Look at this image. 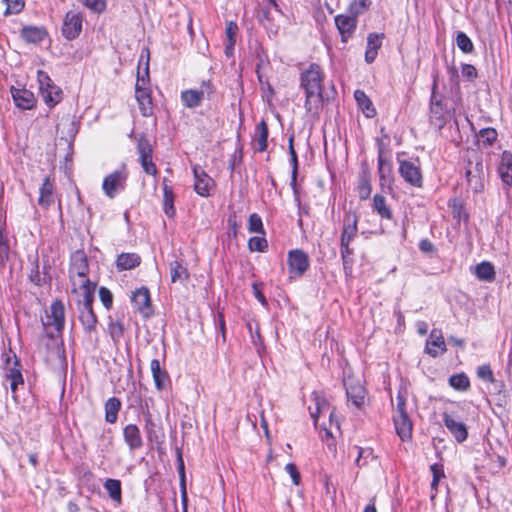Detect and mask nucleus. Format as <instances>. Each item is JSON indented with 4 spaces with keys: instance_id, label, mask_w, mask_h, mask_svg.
Segmentation results:
<instances>
[{
    "instance_id": "obj_8",
    "label": "nucleus",
    "mask_w": 512,
    "mask_h": 512,
    "mask_svg": "<svg viewBox=\"0 0 512 512\" xmlns=\"http://www.w3.org/2000/svg\"><path fill=\"white\" fill-rule=\"evenodd\" d=\"M127 173L125 171H114L107 175L102 183V189L109 198H114L118 192L125 189Z\"/></svg>"
},
{
    "instance_id": "obj_13",
    "label": "nucleus",
    "mask_w": 512,
    "mask_h": 512,
    "mask_svg": "<svg viewBox=\"0 0 512 512\" xmlns=\"http://www.w3.org/2000/svg\"><path fill=\"white\" fill-rule=\"evenodd\" d=\"M82 15L77 12L69 11L66 13L63 25L62 34L67 40L76 39L82 31Z\"/></svg>"
},
{
    "instance_id": "obj_25",
    "label": "nucleus",
    "mask_w": 512,
    "mask_h": 512,
    "mask_svg": "<svg viewBox=\"0 0 512 512\" xmlns=\"http://www.w3.org/2000/svg\"><path fill=\"white\" fill-rule=\"evenodd\" d=\"M446 351V345L440 330L433 329L426 342V352L436 357Z\"/></svg>"
},
{
    "instance_id": "obj_56",
    "label": "nucleus",
    "mask_w": 512,
    "mask_h": 512,
    "mask_svg": "<svg viewBox=\"0 0 512 512\" xmlns=\"http://www.w3.org/2000/svg\"><path fill=\"white\" fill-rule=\"evenodd\" d=\"M198 93L200 94L202 99L206 98L210 100L212 95L215 93V87L210 80L203 81L200 86V89L198 90Z\"/></svg>"
},
{
    "instance_id": "obj_27",
    "label": "nucleus",
    "mask_w": 512,
    "mask_h": 512,
    "mask_svg": "<svg viewBox=\"0 0 512 512\" xmlns=\"http://www.w3.org/2000/svg\"><path fill=\"white\" fill-rule=\"evenodd\" d=\"M150 369L157 390L162 391L166 389L170 382L168 372L161 368L158 359H152L150 363Z\"/></svg>"
},
{
    "instance_id": "obj_55",
    "label": "nucleus",
    "mask_w": 512,
    "mask_h": 512,
    "mask_svg": "<svg viewBox=\"0 0 512 512\" xmlns=\"http://www.w3.org/2000/svg\"><path fill=\"white\" fill-rule=\"evenodd\" d=\"M99 298L106 309H110L113 304V295L111 291L102 286L99 288Z\"/></svg>"
},
{
    "instance_id": "obj_49",
    "label": "nucleus",
    "mask_w": 512,
    "mask_h": 512,
    "mask_svg": "<svg viewBox=\"0 0 512 512\" xmlns=\"http://www.w3.org/2000/svg\"><path fill=\"white\" fill-rule=\"evenodd\" d=\"M143 60H144V54L142 53L140 56V59H139V64H138V73H137V80H136V84H135V91H137V89H139V90L150 89V78L144 77L141 74V65H142Z\"/></svg>"
},
{
    "instance_id": "obj_64",
    "label": "nucleus",
    "mask_w": 512,
    "mask_h": 512,
    "mask_svg": "<svg viewBox=\"0 0 512 512\" xmlns=\"http://www.w3.org/2000/svg\"><path fill=\"white\" fill-rule=\"evenodd\" d=\"M286 472L291 476L295 485L300 484L301 476L297 466L294 463H288L285 467Z\"/></svg>"
},
{
    "instance_id": "obj_44",
    "label": "nucleus",
    "mask_w": 512,
    "mask_h": 512,
    "mask_svg": "<svg viewBox=\"0 0 512 512\" xmlns=\"http://www.w3.org/2000/svg\"><path fill=\"white\" fill-rule=\"evenodd\" d=\"M456 45L463 53H471L474 50V45L468 35L459 31L456 35Z\"/></svg>"
},
{
    "instance_id": "obj_50",
    "label": "nucleus",
    "mask_w": 512,
    "mask_h": 512,
    "mask_svg": "<svg viewBox=\"0 0 512 512\" xmlns=\"http://www.w3.org/2000/svg\"><path fill=\"white\" fill-rule=\"evenodd\" d=\"M248 230L252 233L264 234L262 219L257 213H253L249 216Z\"/></svg>"
},
{
    "instance_id": "obj_7",
    "label": "nucleus",
    "mask_w": 512,
    "mask_h": 512,
    "mask_svg": "<svg viewBox=\"0 0 512 512\" xmlns=\"http://www.w3.org/2000/svg\"><path fill=\"white\" fill-rule=\"evenodd\" d=\"M137 151L139 154L140 164L145 173L155 176L158 170L152 160L153 148L150 141L145 136H140L138 138Z\"/></svg>"
},
{
    "instance_id": "obj_16",
    "label": "nucleus",
    "mask_w": 512,
    "mask_h": 512,
    "mask_svg": "<svg viewBox=\"0 0 512 512\" xmlns=\"http://www.w3.org/2000/svg\"><path fill=\"white\" fill-rule=\"evenodd\" d=\"M65 308L61 301H54L50 306V312L46 315L45 327H54L55 331L60 333L64 328Z\"/></svg>"
},
{
    "instance_id": "obj_41",
    "label": "nucleus",
    "mask_w": 512,
    "mask_h": 512,
    "mask_svg": "<svg viewBox=\"0 0 512 512\" xmlns=\"http://www.w3.org/2000/svg\"><path fill=\"white\" fill-rule=\"evenodd\" d=\"M290 274L301 276L309 267L308 258H288Z\"/></svg>"
},
{
    "instance_id": "obj_21",
    "label": "nucleus",
    "mask_w": 512,
    "mask_h": 512,
    "mask_svg": "<svg viewBox=\"0 0 512 512\" xmlns=\"http://www.w3.org/2000/svg\"><path fill=\"white\" fill-rule=\"evenodd\" d=\"M15 105L22 110H31L36 107L37 99L33 92L26 88H11Z\"/></svg>"
},
{
    "instance_id": "obj_10",
    "label": "nucleus",
    "mask_w": 512,
    "mask_h": 512,
    "mask_svg": "<svg viewBox=\"0 0 512 512\" xmlns=\"http://www.w3.org/2000/svg\"><path fill=\"white\" fill-rule=\"evenodd\" d=\"M314 401H315V409L310 410V415L314 419L315 425H317L318 417L323 413L329 414V428L324 427L327 435H332V427L335 426L336 429H339V422L335 420L334 411H330L329 403L317 393H313Z\"/></svg>"
},
{
    "instance_id": "obj_58",
    "label": "nucleus",
    "mask_w": 512,
    "mask_h": 512,
    "mask_svg": "<svg viewBox=\"0 0 512 512\" xmlns=\"http://www.w3.org/2000/svg\"><path fill=\"white\" fill-rule=\"evenodd\" d=\"M83 4L96 13H101L106 8V0H82Z\"/></svg>"
},
{
    "instance_id": "obj_32",
    "label": "nucleus",
    "mask_w": 512,
    "mask_h": 512,
    "mask_svg": "<svg viewBox=\"0 0 512 512\" xmlns=\"http://www.w3.org/2000/svg\"><path fill=\"white\" fill-rule=\"evenodd\" d=\"M163 211L165 215L169 218H173L176 214V209L174 206V192L170 185H168V179L163 178Z\"/></svg>"
},
{
    "instance_id": "obj_24",
    "label": "nucleus",
    "mask_w": 512,
    "mask_h": 512,
    "mask_svg": "<svg viewBox=\"0 0 512 512\" xmlns=\"http://www.w3.org/2000/svg\"><path fill=\"white\" fill-rule=\"evenodd\" d=\"M123 438L130 451H135L143 446L140 429L135 424H128L123 428Z\"/></svg>"
},
{
    "instance_id": "obj_48",
    "label": "nucleus",
    "mask_w": 512,
    "mask_h": 512,
    "mask_svg": "<svg viewBox=\"0 0 512 512\" xmlns=\"http://www.w3.org/2000/svg\"><path fill=\"white\" fill-rule=\"evenodd\" d=\"M268 243L264 237H251L248 241V248L251 252H265Z\"/></svg>"
},
{
    "instance_id": "obj_14",
    "label": "nucleus",
    "mask_w": 512,
    "mask_h": 512,
    "mask_svg": "<svg viewBox=\"0 0 512 512\" xmlns=\"http://www.w3.org/2000/svg\"><path fill=\"white\" fill-rule=\"evenodd\" d=\"M437 81L434 79L430 99V119L438 128H443L446 123V112L442 100L436 96Z\"/></svg>"
},
{
    "instance_id": "obj_6",
    "label": "nucleus",
    "mask_w": 512,
    "mask_h": 512,
    "mask_svg": "<svg viewBox=\"0 0 512 512\" xmlns=\"http://www.w3.org/2000/svg\"><path fill=\"white\" fill-rule=\"evenodd\" d=\"M357 223L358 216L356 212L348 211L345 213L343 218V230L341 234V256L353 253V250L349 248V244L357 234Z\"/></svg>"
},
{
    "instance_id": "obj_11",
    "label": "nucleus",
    "mask_w": 512,
    "mask_h": 512,
    "mask_svg": "<svg viewBox=\"0 0 512 512\" xmlns=\"http://www.w3.org/2000/svg\"><path fill=\"white\" fill-rule=\"evenodd\" d=\"M343 383L348 402H351L357 409H361L365 402V388L352 377L345 378Z\"/></svg>"
},
{
    "instance_id": "obj_17",
    "label": "nucleus",
    "mask_w": 512,
    "mask_h": 512,
    "mask_svg": "<svg viewBox=\"0 0 512 512\" xmlns=\"http://www.w3.org/2000/svg\"><path fill=\"white\" fill-rule=\"evenodd\" d=\"M50 269L48 258H43L42 263H40L39 258H34L29 278L33 283L41 286L51 279Z\"/></svg>"
},
{
    "instance_id": "obj_39",
    "label": "nucleus",
    "mask_w": 512,
    "mask_h": 512,
    "mask_svg": "<svg viewBox=\"0 0 512 512\" xmlns=\"http://www.w3.org/2000/svg\"><path fill=\"white\" fill-rule=\"evenodd\" d=\"M103 486H104L105 490L108 492L109 497L113 501H115L117 503H121L122 489H121L120 480L109 478L104 482Z\"/></svg>"
},
{
    "instance_id": "obj_15",
    "label": "nucleus",
    "mask_w": 512,
    "mask_h": 512,
    "mask_svg": "<svg viewBox=\"0 0 512 512\" xmlns=\"http://www.w3.org/2000/svg\"><path fill=\"white\" fill-rule=\"evenodd\" d=\"M14 361L11 365L9 354H5V377L10 380V388L13 393L16 392L18 385H23L24 380L21 373V364L18 358L13 355Z\"/></svg>"
},
{
    "instance_id": "obj_12",
    "label": "nucleus",
    "mask_w": 512,
    "mask_h": 512,
    "mask_svg": "<svg viewBox=\"0 0 512 512\" xmlns=\"http://www.w3.org/2000/svg\"><path fill=\"white\" fill-rule=\"evenodd\" d=\"M399 174L410 185L418 188L422 187L423 177L421 169L415 163L407 160H400Z\"/></svg>"
},
{
    "instance_id": "obj_38",
    "label": "nucleus",
    "mask_w": 512,
    "mask_h": 512,
    "mask_svg": "<svg viewBox=\"0 0 512 512\" xmlns=\"http://www.w3.org/2000/svg\"><path fill=\"white\" fill-rule=\"evenodd\" d=\"M170 275L173 283L180 282L184 283L189 278V272L186 267L179 261H173L170 263Z\"/></svg>"
},
{
    "instance_id": "obj_34",
    "label": "nucleus",
    "mask_w": 512,
    "mask_h": 512,
    "mask_svg": "<svg viewBox=\"0 0 512 512\" xmlns=\"http://www.w3.org/2000/svg\"><path fill=\"white\" fill-rule=\"evenodd\" d=\"M54 185L50 181L49 177H46L39 190L38 203L44 208H48L54 203L53 196Z\"/></svg>"
},
{
    "instance_id": "obj_20",
    "label": "nucleus",
    "mask_w": 512,
    "mask_h": 512,
    "mask_svg": "<svg viewBox=\"0 0 512 512\" xmlns=\"http://www.w3.org/2000/svg\"><path fill=\"white\" fill-rule=\"evenodd\" d=\"M193 173L195 192L202 197L210 196V190L215 186L214 180L201 167H194Z\"/></svg>"
},
{
    "instance_id": "obj_42",
    "label": "nucleus",
    "mask_w": 512,
    "mask_h": 512,
    "mask_svg": "<svg viewBox=\"0 0 512 512\" xmlns=\"http://www.w3.org/2000/svg\"><path fill=\"white\" fill-rule=\"evenodd\" d=\"M449 207L451 208L453 218L458 222L468 219V214L461 200L454 198L449 202Z\"/></svg>"
},
{
    "instance_id": "obj_31",
    "label": "nucleus",
    "mask_w": 512,
    "mask_h": 512,
    "mask_svg": "<svg viewBox=\"0 0 512 512\" xmlns=\"http://www.w3.org/2000/svg\"><path fill=\"white\" fill-rule=\"evenodd\" d=\"M498 173L503 183L512 186V154L509 151L502 153Z\"/></svg>"
},
{
    "instance_id": "obj_2",
    "label": "nucleus",
    "mask_w": 512,
    "mask_h": 512,
    "mask_svg": "<svg viewBox=\"0 0 512 512\" xmlns=\"http://www.w3.org/2000/svg\"><path fill=\"white\" fill-rule=\"evenodd\" d=\"M466 180L468 189L473 193H481L485 188L486 174L482 153L472 150L466 155Z\"/></svg>"
},
{
    "instance_id": "obj_18",
    "label": "nucleus",
    "mask_w": 512,
    "mask_h": 512,
    "mask_svg": "<svg viewBox=\"0 0 512 512\" xmlns=\"http://www.w3.org/2000/svg\"><path fill=\"white\" fill-rule=\"evenodd\" d=\"M88 272V258H71V265L69 270L70 278L74 284H76L75 278H79V286L82 290V294H84L85 281H90L87 278Z\"/></svg>"
},
{
    "instance_id": "obj_33",
    "label": "nucleus",
    "mask_w": 512,
    "mask_h": 512,
    "mask_svg": "<svg viewBox=\"0 0 512 512\" xmlns=\"http://www.w3.org/2000/svg\"><path fill=\"white\" fill-rule=\"evenodd\" d=\"M354 98L358 107L367 118H373L376 115V109L374 108L373 103L363 90H356L354 92Z\"/></svg>"
},
{
    "instance_id": "obj_51",
    "label": "nucleus",
    "mask_w": 512,
    "mask_h": 512,
    "mask_svg": "<svg viewBox=\"0 0 512 512\" xmlns=\"http://www.w3.org/2000/svg\"><path fill=\"white\" fill-rule=\"evenodd\" d=\"M140 264V258H116V266L119 271L129 270Z\"/></svg>"
},
{
    "instance_id": "obj_63",
    "label": "nucleus",
    "mask_w": 512,
    "mask_h": 512,
    "mask_svg": "<svg viewBox=\"0 0 512 512\" xmlns=\"http://www.w3.org/2000/svg\"><path fill=\"white\" fill-rule=\"evenodd\" d=\"M226 42L236 43V35L238 32V26L235 22L230 21L226 25Z\"/></svg>"
},
{
    "instance_id": "obj_60",
    "label": "nucleus",
    "mask_w": 512,
    "mask_h": 512,
    "mask_svg": "<svg viewBox=\"0 0 512 512\" xmlns=\"http://www.w3.org/2000/svg\"><path fill=\"white\" fill-rule=\"evenodd\" d=\"M227 222H228V236L229 237L233 236L234 238H236L237 233L240 229V224L237 222L236 213L229 215Z\"/></svg>"
},
{
    "instance_id": "obj_54",
    "label": "nucleus",
    "mask_w": 512,
    "mask_h": 512,
    "mask_svg": "<svg viewBox=\"0 0 512 512\" xmlns=\"http://www.w3.org/2000/svg\"><path fill=\"white\" fill-rule=\"evenodd\" d=\"M4 2L7 5L5 15L17 14L22 11L25 5L24 0H4Z\"/></svg>"
},
{
    "instance_id": "obj_52",
    "label": "nucleus",
    "mask_w": 512,
    "mask_h": 512,
    "mask_svg": "<svg viewBox=\"0 0 512 512\" xmlns=\"http://www.w3.org/2000/svg\"><path fill=\"white\" fill-rule=\"evenodd\" d=\"M109 334L112 338V340L117 343L120 341V339L123 336L124 333V326L122 323L116 321V322H110L108 326Z\"/></svg>"
},
{
    "instance_id": "obj_62",
    "label": "nucleus",
    "mask_w": 512,
    "mask_h": 512,
    "mask_svg": "<svg viewBox=\"0 0 512 512\" xmlns=\"http://www.w3.org/2000/svg\"><path fill=\"white\" fill-rule=\"evenodd\" d=\"M369 6V0H357L350 5V12L354 15H359L364 12Z\"/></svg>"
},
{
    "instance_id": "obj_53",
    "label": "nucleus",
    "mask_w": 512,
    "mask_h": 512,
    "mask_svg": "<svg viewBox=\"0 0 512 512\" xmlns=\"http://www.w3.org/2000/svg\"><path fill=\"white\" fill-rule=\"evenodd\" d=\"M477 377L481 379L482 381H486L489 383H494L495 378L493 371L488 364L481 365L477 368Z\"/></svg>"
},
{
    "instance_id": "obj_1",
    "label": "nucleus",
    "mask_w": 512,
    "mask_h": 512,
    "mask_svg": "<svg viewBox=\"0 0 512 512\" xmlns=\"http://www.w3.org/2000/svg\"><path fill=\"white\" fill-rule=\"evenodd\" d=\"M323 72L318 64L312 63L300 75V86L304 89L305 109L309 113H318L323 101Z\"/></svg>"
},
{
    "instance_id": "obj_26",
    "label": "nucleus",
    "mask_w": 512,
    "mask_h": 512,
    "mask_svg": "<svg viewBox=\"0 0 512 512\" xmlns=\"http://www.w3.org/2000/svg\"><path fill=\"white\" fill-rule=\"evenodd\" d=\"M384 39L383 33H370L367 36V46L365 51V61L368 64L374 62L377 57L378 50L382 46V40Z\"/></svg>"
},
{
    "instance_id": "obj_61",
    "label": "nucleus",
    "mask_w": 512,
    "mask_h": 512,
    "mask_svg": "<svg viewBox=\"0 0 512 512\" xmlns=\"http://www.w3.org/2000/svg\"><path fill=\"white\" fill-rule=\"evenodd\" d=\"M461 73L467 81H474L478 76L476 68L471 64H463Z\"/></svg>"
},
{
    "instance_id": "obj_47",
    "label": "nucleus",
    "mask_w": 512,
    "mask_h": 512,
    "mask_svg": "<svg viewBox=\"0 0 512 512\" xmlns=\"http://www.w3.org/2000/svg\"><path fill=\"white\" fill-rule=\"evenodd\" d=\"M430 469L433 474V479L431 482V489L434 491V493L431 495V498L434 499L436 496V493H437L438 483H439L440 479L444 477V471L442 469V466H440L438 464L431 465Z\"/></svg>"
},
{
    "instance_id": "obj_57",
    "label": "nucleus",
    "mask_w": 512,
    "mask_h": 512,
    "mask_svg": "<svg viewBox=\"0 0 512 512\" xmlns=\"http://www.w3.org/2000/svg\"><path fill=\"white\" fill-rule=\"evenodd\" d=\"M154 427H155V424L151 418V415L148 414L145 418V429H146L147 438L151 442L158 441V436L155 432Z\"/></svg>"
},
{
    "instance_id": "obj_46",
    "label": "nucleus",
    "mask_w": 512,
    "mask_h": 512,
    "mask_svg": "<svg viewBox=\"0 0 512 512\" xmlns=\"http://www.w3.org/2000/svg\"><path fill=\"white\" fill-rule=\"evenodd\" d=\"M497 131L494 128H484L479 132V141L485 146H491L497 139Z\"/></svg>"
},
{
    "instance_id": "obj_5",
    "label": "nucleus",
    "mask_w": 512,
    "mask_h": 512,
    "mask_svg": "<svg viewBox=\"0 0 512 512\" xmlns=\"http://www.w3.org/2000/svg\"><path fill=\"white\" fill-rule=\"evenodd\" d=\"M37 80L39 92L45 104L49 107H54L62 99L63 92L61 88L55 85L50 76L42 70L37 72Z\"/></svg>"
},
{
    "instance_id": "obj_37",
    "label": "nucleus",
    "mask_w": 512,
    "mask_h": 512,
    "mask_svg": "<svg viewBox=\"0 0 512 512\" xmlns=\"http://www.w3.org/2000/svg\"><path fill=\"white\" fill-rule=\"evenodd\" d=\"M182 104L190 109H194L199 107L202 103V98L198 93V90L195 89H187L181 92L180 95Z\"/></svg>"
},
{
    "instance_id": "obj_19",
    "label": "nucleus",
    "mask_w": 512,
    "mask_h": 512,
    "mask_svg": "<svg viewBox=\"0 0 512 512\" xmlns=\"http://www.w3.org/2000/svg\"><path fill=\"white\" fill-rule=\"evenodd\" d=\"M131 301L134 307L144 316L149 317L152 315V305L149 290L146 287H141L134 291L131 296Z\"/></svg>"
},
{
    "instance_id": "obj_22",
    "label": "nucleus",
    "mask_w": 512,
    "mask_h": 512,
    "mask_svg": "<svg viewBox=\"0 0 512 512\" xmlns=\"http://www.w3.org/2000/svg\"><path fill=\"white\" fill-rule=\"evenodd\" d=\"M358 15L352 14V16L347 15H337L335 17V24L337 26V29L342 37L343 42H347L348 39L352 36L357 20L356 17Z\"/></svg>"
},
{
    "instance_id": "obj_35",
    "label": "nucleus",
    "mask_w": 512,
    "mask_h": 512,
    "mask_svg": "<svg viewBox=\"0 0 512 512\" xmlns=\"http://www.w3.org/2000/svg\"><path fill=\"white\" fill-rule=\"evenodd\" d=\"M121 401L116 397L109 398L104 405L105 409V421L110 424L116 423L118 419V413L121 409Z\"/></svg>"
},
{
    "instance_id": "obj_36",
    "label": "nucleus",
    "mask_w": 512,
    "mask_h": 512,
    "mask_svg": "<svg viewBox=\"0 0 512 512\" xmlns=\"http://www.w3.org/2000/svg\"><path fill=\"white\" fill-rule=\"evenodd\" d=\"M474 274L481 281L492 282L495 279L494 266L488 262L483 261L474 267Z\"/></svg>"
},
{
    "instance_id": "obj_23",
    "label": "nucleus",
    "mask_w": 512,
    "mask_h": 512,
    "mask_svg": "<svg viewBox=\"0 0 512 512\" xmlns=\"http://www.w3.org/2000/svg\"><path fill=\"white\" fill-rule=\"evenodd\" d=\"M293 141H294V135H291L288 139L290 164L292 166L290 186L293 190L295 202L298 205H300V196H299V192H298V188H297L298 157H297V153L294 149Z\"/></svg>"
},
{
    "instance_id": "obj_45",
    "label": "nucleus",
    "mask_w": 512,
    "mask_h": 512,
    "mask_svg": "<svg viewBox=\"0 0 512 512\" xmlns=\"http://www.w3.org/2000/svg\"><path fill=\"white\" fill-rule=\"evenodd\" d=\"M356 449L358 451V456L355 462L358 467L366 466L369 463V460L375 459L372 448L356 447Z\"/></svg>"
},
{
    "instance_id": "obj_29",
    "label": "nucleus",
    "mask_w": 512,
    "mask_h": 512,
    "mask_svg": "<svg viewBox=\"0 0 512 512\" xmlns=\"http://www.w3.org/2000/svg\"><path fill=\"white\" fill-rule=\"evenodd\" d=\"M20 35L25 42L38 44L46 38L47 31L44 27L24 26L20 31Z\"/></svg>"
},
{
    "instance_id": "obj_9",
    "label": "nucleus",
    "mask_w": 512,
    "mask_h": 512,
    "mask_svg": "<svg viewBox=\"0 0 512 512\" xmlns=\"http://www.w3.org/2000/svg\"><path fill=\"white\" fill-rule=\"evenodd\" d=\"M442 419L447 430L452 434L458 443L464 442L468 437V430L465 423L453 413L444 412Z\"/></svg>"
},
{
    "instance_id": "obj_3",
    "label": "nucleus",
    "mask_w": 512,
    "mask_h": 512,
    "mask_svg": "<svg viewBox=\"0 0 512 512\" xmlns=\"http://www.w3.org/2000/svg\"><path fill=\"white\" fill-rule=\"evenodd\" d=\"M95 288V283L91 281H85L84 294H82V299L78 303L79 320L86 332L94 331L97 324V317L92 308Z\"/></svg>"
},
{
    "instance_id": "obj_4",
    "label": "nucleus",
    "mask_w": 512,
    "mask_h": 512,
    "mask_svg": "<svg viewBox=\"0 0 512 512\" xmlns=\"http://www.w3.org/2000/svg\"><path fill=\"white\" fill-rule=\"evenodd\" d=\"M396 399L397 405L393 415L396 433L402 441H407L412 436L413 424L406 410L405 396L399 392Z\"/></svg>"
},
{
    "instance_id": "obj_40",
    "label": "nucleus",
    "mask_w": 512,
    "mask_h": 512,
    "mask_svg": "<svg viewBox=\"0 0 512 512\" xmlns=\"http://www.w3.org/2000/svg\"><path fill=\"white\" fill-rule=\"evenodd\" d=\"M373 209L376 211L382 218L391 219L392 212L389 206L386 203V198L383 195L376 194L373 197Z\"/></svg>"
},
{
    "instance_id": "obj_30",
    "label": "nucleus",
    "mask_w": 512,
    "mask_h": 512,
    "mask_svg": "<svg viewBox=\"0 0 512 512\" xmlns=\"http://www.w3.org/2000/svg\"><path fill=\"white\" fill-rule=\"evenodd\" d=\"M255 137L253 139V147L257 152H264L268 146V125L264 120H261L255 128Z\"/></svg>"
},
{
    "instance_id": "obj_59",
    "label": "nucleus",
    "mask_w": 512,
    "mask_h": 512,
    "mask_svg": "<svg viewBox=\"0 0 512 512\" xmlns=\"http://www.w3.org/2000/svg\"><path fill=\"white\" fill-rule=\"evenodd\" d=\"M139 110L144 117H149L153 114V103L151 99H139L137 100Z\"/></svg>"
},
{
    "instance_id": "obj_28",
    "label": "nucleus",
    "mask_w": 512,
    "mask_h": 512,
    "mask_svg": "<svg viewBox=\"0 0 512 512\" xmlns=\"http://www.w3.org/2000/svg\"><path fill=\"white\" fill-rule=\"evenodd\" d=\"M383 150L381 147H379L378 151V173H379V179H380V185L382 187L388 186L390 187L392 184V165L389 160L384 159Z\"/></svg>"
},
{
    "instance_id": "obj_43",
    "label": "nucleus",
    "mask_w": 512,
    "mask_h": 512,
    "mask_svg": "<svg viewBox=\"0 0 512 512\" xmlns=\"http://www.w3.org/2000/svg\"><path fill=\"white\" fill-rule=\"evenodd\" d=\"M449 384L451 387L459 391H466L470 387L469 378L464 373L450 376Z\"/></svg>"
}]
</instances>
